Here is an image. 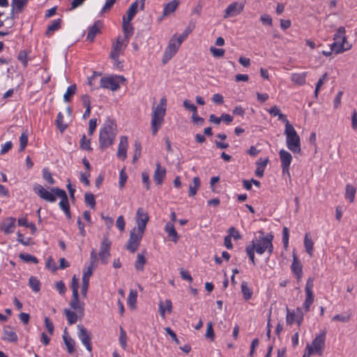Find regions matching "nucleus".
I'll return each mask as SVG.
<instances>
[{
	"label": "nucleus",
	"mask_w": 357,
	"mask_h": 357,
	"mask_svg": "<svg viewBox=\"0 0 357 357\" xmlns=\"http://www.w3.org/2000/svg\"><path fill=\"white\" fill-rule=\"evenodd\" d=\"M112 243L108 237L105 235L100 243V250L97 254L93 250L91 252V275H92L93 270L96 268L98 265V260L102 264H107L110 257V249Z\"/></svg>",
	"instance_id": "obj_1"
},
{
	"label": "nucleus",
	"mask_w": 357,
	"mask_h": 357,
	"mask_svg": "<svg viewBox=\"0 0 357 357\" xmlns=\"http://www.w3.org/2000/svg\"><path fill=\"white\" fill-rule=\"evenodd\" d=\"M117 134V126L114 121L107 120L99 135L100 148L105 150L114 144Z\"/></svg>",
	"instance_id": "obj_2"
},
{
	"label": "nucleus",
	"mask_w": 357,
	"mask_h": 357,
	"mask_svg": "<svg viewBox=\"0 0 357 357\" xmlns=\"http://www.w3.org/2000/svg\"><path fill=\"white\" fill-rule=\"evenodd\" d=\"M166 105L167 99L162 97L159 104L153 108V112L151 116V130L153 135H155L161 128L165 121V116L166 114Z\"/></svg>",
	"instance_id": "obj_3"
},
{
	"label": "nucleus",
	"mask_w": 357,
	"mask_h": 357,
	"mask_svg": "<svg viewBox=\"0 0 357 357\" xmlns=\"http://www.w3.org/2000/svg\"><path fill=\"white\" fill-rule=\"evenodd\" d=\"M166 105L167 99L162 97L159 104L153 108V112L151 116V130L153 135H155L161 128L165 121V116L166 114Z\"/></svg>",
	"instance_id": "obj_4"
},
{
	"label": "nucleus",
	"mask_w": 357,
	"mask_h": 357,
	"mask_svg": "<svg viewBox=\"0 0 357 357\" xmlns=\"http://www.w3.org/2000/svg\"><path fill=\"white\" fill-rule=\"evenodd\" d=\"M259 237L256 240H252V245H255V251L259 255L264 254L266 251L271 255L273 252V240L274 236L272 233L264 236L262 230L258 231Z\"/></svg>",
	"instance_id": "obj_5"
},
{
	"label": "nucleus",
	"mask_w": 357,
	"mask_h": 357,
	"mask_svg": "<svg viewBox=\"0 0 357 357\" xmlns=\"http://www.w3.org/2000/svg\"><path fill=\"white\" fill-rule=\"evenodd\" d=\"M284 135H286V143L287 148L293 153H299L301 149V139L294 126L287 122L285 124Z\"/></svg>",
	"instance_id": "obj_6"
},
{
	"label": "nucleus",
	"mask_w": 357,
	"mask_h": 357,
	"mask_svg": "<svg viewBox=\"0 0 357 357\" xmlns=\"http://www.w3.org/2000/svg\"><path fill=\"white\" fill-rule=\"evenodd\" d=\"M70 287L73 292L72 298L70 302V306L79 314L83 315L84 303L79 300L78 294V290L79 288V278H77L75 275L73 276Z\"/></svg>",
	"instance_id": "obj_7"
},
{
	"label": "nucleus",
	"mask_w": 357,
	"mask_h": 357,
	"mask_svg": "<svg viewBox=\"0 0 357 357\" xmlns=\"http://www.w3.org/2000/svg\"><path fill=\"white\" fill-rule=\"evenodd\" d=\"M144 231L134 227L131 231L126 245V249L132 253L135 252L139 247Z\"/></svg>",
	"instance_id": "obj_8"
},
{
	"label": "nucleus",
	"mask_w": 357,
	"mask_h": 357,
	"mask_svg": "<svg viewBox=\"0 0 357 357\" xmlns=\"http://www.w3.org/2000/svg\"><path fill=\"white\" fill-rule=\"evenodd\" d=\"M181 45L176 40V35H174L169 40L165 50L162 59L163 64L167 63L176 54Z\"/></svg>",
	"instance_id": "obj_9"
},
{
	"label": "nucleus",
	"mask_w": 357,
	"mask_h": 357,
	"mask_svg": "<svg viewBox=\"0 0 357 357\" xmlns=\"http://www.w3.org/2000/svg\"><path fill=\"white\" fill-rule=\"evenodd\" d=\"M127 43L128 42L126 41V43L123 44L121 37L119 36L116 43L112 45L110 57L115 61L117 67L121 66V63L119 61V57L120 54H123L127 46Z\"/></svg>",
	"instance_id": "obj_10"
},
{
	"label": "nucleus",
	"mask_w": 357,
	"mask_h": 357,
	"mask_svg": "<svg viewBox=\"0 0 357 357\" xmlns=\"http://www.w3.org/2000/svg\"><path fill=\"white\" fill-rule=\"evenodd\" d=\"M56 188H53L50 190V191L45 189L41 185H36L33 188L35 192L43 199L49 202L50 203H54L56 200V194L54 190Z\"/></svg>",
	"instance_id": "obj_11"
},
{
	"label": "nucleus",
	"mask_w": 357,
	"mask_h": 357,
	"mask_svg": "<svg viewBox=\"0 0 357 357\" xmlns=\"http://www.w3.org/2000/svg\"><path fill=\"white\" fill-rule=\"evenodd\" d=\"M54 191L57 197L61 198V200L59 203L60 208L63 211L67 218H71L70 204L66 192L65 190L60 188H56Z\"/></svg>",
	"instance_id": "obj_12"
},
{
	"label": "nucleus",
	"mask_w": 357,
	"mask_h": 357,
	"mask_svg": "<svg viewBox=\"0 0 357 357\" xmlns=\"http://www.w3.org/2000/svg\"><path fill=\"white\" fill-rule=\"evenodd\" d=\"M313 281L314 279L312 278H309L306 282L305 287L306 296L303 303V307L305 308L306 312H308L310 310V307L314 302V294L312 291Z\"/></svg>",
	"instance_id": "obj_13"
},
{
	"label": "nucleus",
	"mask_w": 357,
	"mask_h": 357,
	"mask_svg": "<svg viewBox=\"0 0 357 357\" xmlns=\"http://www.w3.org/2000/svg\"><path fill=\"white\" fill-rule=\"evenodd\" d=\"M279 155L282 164V174H287L290 178L289 167L292 160V156L289 152L284 149H281Z\"/></svg>",
	"instance_id": "obj_14"
},
{
	"label": "nucleus",
	"mask_w": 357,
	"mask_h": 357,
	"mask_svg": "<svg viewBox=\"0 0 357 357\" xmlns=\"http://www.w3.org/2000/svg\"><path fill=\"white\" fill-rule=\"evenodd\" d=\"M326 334V331H323L313 340L312 346H310L313 349V353H317L319 356L322 355L325 345Z\"/></svg>",
	"instance_id": "obj_15"
},
{
	"label": "nucleus",
	"mask_w": 357,
	"mask_h": 357,
	"mask_svg": "<svg viewBox=\"0 0 357 357\" xmlns=\"http://www.w3.org/2000/svg\"><path fill=\"white\" fill-rule=\"evenodd\" d=\"M136 223L137 227L136 229L145 231L146 225L149 220V216L148 213L142 208H139L136 213Z\"/></svg>",
	"instance_id": "obj_16"
},
{
	"label": "nucleus",
	"mask_w": 357,
	"mask_h": 357,
	"mask_svg": "<svg viewBox=\"0 0 357 357\" xmlns=\"http://www.w3.org/2000/svg\"><path fill=\"white\" fill-rule=\"evenodd\" d=\"M16 219L13 217H7L0 222V231L4 234H10L14 232L16 225Z\"/></svg>",
	"instance_id": "obj_17"
},
{
	"label": "nucleus",
	"mask_w": 357,
	"mask_h": 357,
	"mask_svg": "<svg viewBox=\"0 0 357 357\" xmlns=\"http://www.w3.org/2000/svg\"><path fill=\"white\" fill-rule=\"evenodd\" d=\"M244 8V4L238 1L231 3L225 10L224 18L236 16L240 14Z\"/></svg>",
	"instance_id": "obj_18"
},
{
	"label": "nucleus",
	"mask_w": 357,
	"mask_h": 357,
	"mask_svg": "<svg viewBox=\"0 0 357 357\" xmlns=\"http://www.w3.org/2000/svg\"><path fill=\"white\" fill-rule=\"evenodd\" d=\"M352 45L350 43H347V46L346 47H343L342 44H339V42H333L331 45V48L329 51H323L322 54L323 55L326 56H329L332 54V52H335L337 54H340L344 52V51L349 50L351 48Z\"/></svg>",
	"instance_id": "obj_19"
},
{
	"label": "nucleus",
	"mask_w": 357,
	"mask_h": 357,
	"mask_svg": "<svg viewBox=\"0 0 357 357\" xmlns=\"http://www.w3.org/2000/svg\"><path fill=\"white\" fill-rule=\"evenodd\" d=\"M100 84L101 87L110 89L113 91L118 90L120 87L118 81L112 76L102 77Z\"/></svg>",
	"instance_id": "obj_20"
},
{
	"label": "nucleus",
	"mask_w": 357,
	"mask_h": 357,
	"mask_svg": "<svg viewBox=\"0 0 357 357\" xmlns=\"http://www.w3.org/2000/svg\"><path fill=\"white\" fill-rule=\"evenodd\" d=\"M291 269L294 274H295L297 280L299 282L303 275V266L295 252H293V261L291 265Z\"/></svg>",
	"instance_id": "obj_21"
},
{
	"label": "nucleus",
	"mask_w": 357,
	"mask_h": 357,
	"mask_svg": "<svg viewBox=\"0 0 357 357\" xmlns=\"http://www.w3.org/2000/svg\"><path fill=\"white\" fill-rule=\"evenodd\" d=\"M345 33V28L344 26H340L333 36V40L335 42L338 41L339 44H342L343 47H346V46H347V43H349Z\"/></svg>",
	"instance_id": "obj_22"
},
{
	"label": "nucleus",
	"mask_w": 357,
	"mask_h": 357,
	"mask_svg": "<svg viewBox=\"0 0 357 357\" xmlns=\"http://www.w3.org/2000/svg\"><path fill=\"white\" fill-rule=\"evenodd\" d=\"M3 340L5 341H8L10 342H17L18 340V337L16 333L13 331V329L9 326H6L3 327Z\"/></svg>",
	"instance_id": "obj_23"
},
{
	"label": "nucleus",
	"mask_w": 357,
	"mask_h": 357,
	"mask_svg": "<svg viewBox=\"0 0 357 357\" xmlns=\"http://www.w3.org/2000/svg\"><path fill=\"white\" fill-rule=\"evenodd\" d=\"M77 335L82 340L86 349L89 351V335L87 330L82 325H77Z\"/></svg>",
	"instance_id": "obj_24"
},
{
	"label": "nucleus",
	"mask_w": 357,
	"mask_h": 357,
	"mask_svg": "<svg viewBox=\"0 0 357 357\" xmlns=\"http://www.w3.org/2000/svg\"><path fill=\"white\" fill-rule=\"evenodd\" d=\"M166 176V169L165 168L162 169L160 164L158 162L156 164V169L153 175V180L157 185H161L163 182L164 178Z\"/></svg>",
	"instance_id": "obj_25"
},
{
	"label": "nucleus",
	"mask_w": 357,
	"mask_h": 357,
	"mask_svg": "<svg viewBox=\"0 0 357 357\" xmlns=\"http://www.w3.org/2000/svg\"><path fill=\"white\" fill-rule=\"evenodd\" d=\"M128 148V137L126 136H121L119 144L117 156L119 158L124 160L126 158V151Z\"/></svg>",
	"instance_id": "obj_26"
},
{
	"label": "nucleus",
	"mask_w": 357,
	"mask_h": 357,
	"mask_svg": "<svg viewBox=\"0 0 357 357\" xmlns=\"http://www.w3.org/2000/svg\"><path fill=\"white\" fill-rule=\"evenodd\" d=\"M103 26L104 24L101 20L96 21L91 26V43L94 40V38L97 35L102 33L101 31Z\"/></svg>",
	"instance_id": "obj_27"
},
{
	"label": "nucleus",
	"mask_w": 357,
	"mask_h": 357,
	"mask_svg": "<svg viewBox=\"0 0 357 357\" xmlns=\"http://www.w3.org/2000/svg\"><path fill=\"white\" fill-rule=\"evenodd\" d=\"M165 230L173 242L176 243L178 241L179 236L176 231L172 222H167L165 225Z\"/></svg>",
	"instance_id": "obj_28"
},
{
	"label": "nucleus",
	"mask_w": 357,
	"mask_h": 357,
	"mask_svg": "<svg viewBox=\"0 0 357 357\" xmlns=\"http://www.w3.org/2000/svg\"><path fill=\"white\" fill-rule=\"evenodd\" d=\"M307 73H294L291 74V80L295 84L302 86L305 84Z\"/></svg>",
	"instance_id": "obj_29"
},
{
	"label": "nucleus",
	"mask_w": 357,
	"mask_h": 357,
	"mask_svg": "<svg viewBox=\"0 0 357 357\" xmlns=\"http://www.w3.org/2000/svg\"><path fill=\"white\" fill-rule=\"evenodd\" d=\"M123 31L126 41H128L130 37L133 33V27L130 24V21L126 20V16L123 17Z\"/></svg>",
	"instance_id": "obj_30"
},
{
	"label": "nucleus",
	"mask_w": 357,
	"mask_h": 357,
	"mask_svg": "<svg viewBox=\"0 0 357 357\" xmlns=\"http://www.w3.org/2000/svg\"><path fill=\"white\" fill-rule=\"evenodd\" d=\"M63 339L66 347L67 351L70 354H72L75 351V341L68 335L66 331H64L63 335Z\"/></svg>",
	"instance_id": "obj_31"
},
{
	"label": "nucleus",
	"mask_w": 357,
	"mask_h": 357,
	"mask_svg": "<svg viewBox=\"0 0 357 357\" xmlns=\"http://www.w3.org/2000/svg\"><path fill=\"white\" fill-rule=\"evenodd\" d=\"M89 282V266L86 267L84 271L83 278H82V294L86 297L88 291V285Z\"/></svg>",
	"instance_id": "obj_32"
},
{
	"label": "nucleus",
	"mask_w": 357,
	"mask_h": 357,
	"mask_svg": "<svg viewBox=\"0 0 357 357\" xmlns=\"http://www.w3.org/2000/svg\"><path fill=\"white\" fill-rule=\"evenodd\" d=\"M61 19H56L51 22L47 26L46 30V36H51L56 31L59 30L61 27Z\"/></svg>",
	"instance_id": "obj_33"
},
{
	"label": "nucleus",
	"mask_w": 357,
	"mask_h": 357,
	"mask_svg": "<svg viewBox=\"0 0 357 357\" xmlns=\"http://www.w3.org/2000/svg\"><path fill=\"white\" fill-rule=\"evenodd\" d=\"M268 112L271 116H278V119L283 121L284 123H285V124H287V122H289L287 119V116L285 114H283L282 113H281L280 109L276 105L271 107L268 110Z\"/></svg>",
	"instance_id": "obj_34"
},
{
	"label": "nucleus",
	"mask_w": 357,
	"mask_h": 357,
	"mask_svg": "<svg viewBox=\"0 0 357 357\" xmlns=\"http://www.w3.org/2000/svg\"><path fill=\"white\" fill-rule=\"evenodd\" d=\"M64 314L66 315V319L69 325L74 324L77 322L78 317L82 316L77 312H73L69 309L64 310Z\"/></svg>",
	"instance_id": "obj_35"
},
{
	"label": "nucleus",
	"mask_w": 357,
	"mask_h": 357,
	"mask_svg": "<svg viewBox=\"0 0 357 357\" xmlns=\"http://www.w3.org/2000/svg\"><path fill=\"white\" fill-rule=\"evenodd\" d=\"M179 2L176 0H174L165 4L163 10V16H167L170 13L174 12Z\"/></svg>",
	"instance_id": "obj_36"
},
{
	"label": "nucleus",
	"mask_w": 357,
	"mask_h": 357,
	"mask_svg": "<svg viewBox=\"0 0 357 357\" xmlns=\"http://www.w3.org/2000/svg\"><path fill=\"white\" fill-rule=\"evenodd\" d=\"M241 292L245 301H249L253 294L252 290L248 287L246 281H243L241 285Z\"/></svg>",
	"instance_id": "obj_37"
},
{
	"label": "nucleus",
	"mask_w": 357,
	"mask_h": 357,
	"mask_svg": "<svg viewBox=\"0 0 357 357\" xmlns=\"http://www.w3.org/2000/svg\"><path fill=\"white\" fill-rule=\"evenodd\" d=\"M201 185L200 179L198 176H195L192 179V184H190L189 186V192L188 195L190 197H193L197 194L198 189L199 188Z\"/></svg>",
	"instance_id": "obj_38"
},
{
	"label": "nucleus",
	"mask_w": 357,
	"mask_h": 357,
	"mask_svg": "<svg viewBox=\"0 0 357 357\" xmlns=\"http://www.w3.org/2000/svg\"><path fill=\"white\" fill-rule=\"evenodd\" d=\"M29 1V0H12L11 6L13 10H15L17 13H21Z\"/></svg>",
	"instance_id": "obj_39"
},
{
	"label": "nucleus",
	"mask_w": 357,
	"mask_h": 357,
	"mask_svg": "<svg viewBox=\"0 0 357 357\" xmlns=\"http://www.w3.org/2000/svg\"><path fill=\"white\" fill-rule=\"evenodd\" d=\"M77 91L76 84H72L67 88L66 93L63 95V100L66 102H70L72 97L75 94Z\"/></svg>",
	"instance_id": "obj_40"
},
{
	"label": "nucleus",
	"mask_w": 357,
	"mask_h": 357,
	"mask_svg": "<svg viewBox=\"0 0 357 357\" xmlns=\"http://www.w3.org/2000/svg\"><path fill=\"white\" fill-rule=\"evenodd\" d=\"M345 197L349 199L351 203L354 202L355 195L356 192V189L353 185L350 184H347L345 188Z\"/></svg>",
	"instance_id": "obj_41"
},
{
	"label": "nucleus",
	"mask_w": 357,
	"mask_h": 357,
	"mask_svg": "<svg viewBox=\"0 0 357 357\" xmlns=\"http://www.w3.org/2000/svg\"><path fill=\"white\" fill-rule=\"evenodd\" d=\"M137 7H138L137 1H135L130 5L128 10H127V16L126 17V20H127V22L131 21L132 20V18L137 13Z\"/></svg>",
	"instance_id": "obj_42"
},
{
	"label": "nucleus",
	"mask_w": 357,
	"mask_h": 357,
	"mask_svg": "<svg viewBox=\"0 0 357 357\" xmlns=\"http://www.w3.org/2000/svg\"><path fill=\"white\" fill-rule=\"evenodd\" d=\"M29 140V134L27 130L22 132L20 137V147L19 151H23L27 146Z\"/></svg>",
	"instance_id": "obj_43"
},
{
	"label": "nucleus",
	"mask_w": 357,
	"mask_h": 357,
	"mask_svg": "<svg viewBox=\"0 0 357 357\" xmlns=\"http://www.w3.org/2000/svg\"><path fill=\"white\" fill-rule=\"evenodd\" d=\"M195 27V24L190 22L188 27L185 29L183 33L180 35L176 40L178 41L179 44H181L183 40L188 37V36L192 31V30Z\"/></svg>",
	"instance_id": "obj_44"
},
{
	"label": "nucleus",
	"mask_w": 357,
	"mask_h": 357,
	"mask_svg": "<svg viewBox=\"0 0 357 357\" xmlns=\"http://www.w3.org/2000/svg\"><path fill=\"white\" fill-rule=\"evenodd\" d=\"M309 234L308 233L305 234V239H304V246L305 248V251L307 252V254L312 257V252H313V245L314 243L312 241V239L309 238Z\"/></svg>",
	"instance_id": "obj_45"
},
{
	"label": "nucleus",
	"mask_w": 357,
	"mask_h": 357,
	"mask_svg": "<svg viewBox=\"0 0 357 357\" xmlns=\"http://www.w3.org/2000/svg\"><path fill=\"white\" fill-rule=\"evenodd\" d=\"M137 292L136 290L131 289L129 293V296L127 300L128 305L135 309L137 303Z\"/></svg>",
	"instance_id": "obj_46"
},
{
	"label": "nucleus",
	"mask_w": 357,
	"mask_h": 357,
	"mask_svg": "<svg viewBox=\"0 0 357 357\" xmlns=\"http://www.w3.org/2000/svg\"><path fill=\"white\" fill-rule=\"evenodd\" d=\"M29 285L35 293L40 290V282L37 278L31 276L29 280Z\"/></svg>",
	"instance_id": "obj_47"
},
{
	"label": "nucleus",
	"mask_w": 357,
	"mask_h": 357,
	"mask_svg": "<svg viewBox=\"0 0 357 357\" xmlns=\"http://www.w3.org/2000/svg\"><path fill=\"white\" fill-rule=\"evenodd\" d=\"M146 261L144 256L142 254H137V260L135 263V267L137 271H143L144 266Z\"/></svg>",
	"instance_id": "obj_48"
},
{
	"label": "nucleus",
	"mask_w": 357,
	"mask_h": 357,
	"mask_svg": "<svg viewBox=\"0 0 357 357\" xmlns=\"http://www.w3.org/2000/svg\"><path fill=\"white\" fill-rule=\"evenodd\" d=\"M56 125L61 132H63L67 128V125L63 123V115L59 112L56 119Z\"/></svg>",
	"instance_id": "obj_49"
},
{
	"label": "nucleus",
	"mask_w": 357,
	"mask_h": 357,
	"mask_svg": "<svg viewBox=\"0 0 357 357\" xmlns=\"http://www.w3.org/2000/svg\"><path fill=\"white\" fill-rule=\"evenodd\" d=\"M19 257L22 261H24V262H26V263L31 262V263H33L35 264L38 263V259L35 256H33V255H31L30 254L20 253L19 255Z\"/></svg>",
	"instance_id": "obj_50"
},
{
	"label": "nucleus",
	"mask_w": 357,
	"mask_h": 357,
	"mask_svg": "<svg viewBox=\"0 0 357 357\" xmlns=\"http://www.w3.org/2000/svg\"><path fill=\"white\" fill-rule=\"evenodd\" d=\"M351 318V314L350 313H346L344 314H336L333 317L332 321H337L342 323H347L349 321Z\"/></svg>",
	"instance_id": "obj_51"
},
{
	"label": "nucleus",
	"mask_w": 357,
	"mask_h": 357,
	"mask_svg": "<svg viewBox=\"0 0 357 357\" xmlns=\"http://www.w3.org/2000/svg\"><path fill=\"white\" fill-rule=\"evenodd\" d=\"M254 248H255V245H252L250 244L246 247L245 250L250 260L251 261L252 264L255 266L256 264L255 252L256 251Z\"/></svg>",
	"instance_id": "obj_52"
},
{
	"label": "nucleus",
	"mask_w": 357,
	"mask_h": 357,
	"mask_svg": "<svg viewBox=\"0 0 357 357\" xmlns=\"http://www.w3.org/2000/svg\"><path fill=\"white\" fill-rule=\"evenodd\" d=\"M17 59L22 63L24 68L28 66V54L25 50H21L19 52Z\"/></svg>",
	"instance_id": "obj_53"
},
{
	"label": "nucleus",
	"mask_w": 357,
	"mask_h": 357,
	"mask_svg": "<svg viewBox=\"0 0 357 357\" xmlns=\"http://www.w3.org/2000/svg\"><path fill=\"white\" fill-rule=\"evenodd\" d=\"M289 229L287 227H284L282 229V243L284 245V248L287 250L289 246Z\"/></svg>",
	"instance_id": "obj_54"
},
{
	"label": "nucleus",
	"mask_w": 357,
	"mask_h": 357,
	"mask_svg": "<svg viewBox=\"0 0 357 357\" xmlns=\"http://www.w3.org/2000/svg\"><path fill=\"white\" fill-rule=\"evenodd\" d=\"M205 337L206 338L210 339L211 341H213L215 339V333L213 328L212 322H208L207 324L206 332L205 334Z\"/></svg>",
	"instance_id": "obj_55"
},
{
	"label": "nucleus",
	"mask_w": 357,
	"mask_h": 357,
	"mask_svg": "<svg viewBox=\"0 0 357 357\" xmlns=\"http://www.w3.org/2000/svg\"><path fill=\"white\" fill-rule=\"evenodd\" d=\"M328 77V74L327 73H325L321 77H320L318 80V82H317V84H316V87H315V90H314V96L317 97L318 93H319V91L321 89V87L322 86V85L324 84V81L326 80V79Z\"/></svg>",
	"instance_id": "obj_56"
},
{
	"label": "nucleus",
	"mask_w": 357,
	"mask_h": 357,
	"mask_svg": "<svg viewBox=\"0 0 357 357\" xmlns=\"http://www.w3.org/2000/svg\"><path fill=\"white\" fill-rule=\"evenodd\" d=\"M126 339V333L125 332L122 327H120L119 343L123 349H126L127 347Z\"/></svg>",
	"instance_id": "obj_57"
},
{
	"label": "nucleus",
	"mask_w": 357,
	"mask_h": 357,
	"mask_svg": "<svg viewBox=\"0 0 357 357\" xmlns=\"http://www.w3.org/2000/svg\"><path fill=\"white\" fill-rule=\"evenodd\" d=\"M260 21L264 25H268L269 26H273V19L271 15L268 14H264L260 16Z\"/></svg>",
	"instance_id": "obj_58"
},
{
	"label": "nucleus",
	"mask_w": 357,
	"mask_h": 357,
	"mask_svg": "<svg viewBox=\"0 0 357 357\" xmlns=\"http://www.w3.org/2000/svg\"><path fill=\"white\" fill-rule=\"evenodd\" d=\"M183 105L186 109L192 112V114L197 113V107L194 104L191 103L190 100L185 99L183 102Z\"/></svg>",
	"instance_id": "obj_59"
},
{
	"label": "nucleus",
	"mask_w": 357,
	"mask_h": 357,
	"mask_svg": "<svg viewBox=\"0 0 357 357\" xmlns=\"http://www.w3.org/2000/svg\"><path fill=\"white\" fill-rule=\"evenodd\" d=\"M45 326L47 332L50 333V335H53L54 326L53 322L48 318H45Z\"/></svg>",
	"instance_id": "obj_60"
},
{
	"label": "nucleus",
	"mask_w": 357,
	"mask_h": 357,
	"mask_svg": "<svg viewBox=\"0 0 357 357\" xmlns=\"http://www.w3.org/2000/svg\"><path fill=\"white\" fill-rule=\"evenodd\" d=\"M210 52L214 57H222L225 52L224 49H218L213 46L210 47Z\"/></svg>",
	"instance_id": "obj_61"
},
{
	"label": "nucleus",
	"mask_w": 357,
	"mask_h": 357,
	"mask_svg": "<svg viewBox=\"0 0 357 357\" xmlns=\"http://www.w3.org/2000/svg\"><path fill=\"white\" fill-rule=\"evenodd\" d=\"M45 266L46 268L51 270L52 272H55L58 269L57 266H56L55 261L51 257L47 259Z\"/></svg>",
	"instance_id": "obj_62"
},
{
	"label": "nucleus",
	"mask_w": 357,
	"mask_h": 357,
	"mask_svg": "<svg viewBox=\"0 0 357 357\" xmlns=\"http://www.w3.org/2000/svg\"><path fill=\"white\" fill-rule=\"evenodd\" d=\"M55 288L61 295H63L66 292V287L65 283L62 281H58L55 284Z\"/></svg>",
	"instance_id": "obj_63"
},
{
	"label": "nucleus",
	"mask_w": 357,
	"mask_h": 357,
	"mask_svg": "<svg viewBox=\"0 0 357 357\" xmlns=\"http://www.w3.org/2000/svg\"><path fill=\"white\" fill-rule=\"evenodd\" d=\"M79 180L80 183H83L84 185L87 186L89 185V174L87 172H79Z\"/></svg>",
	"instance_id": "obj_64"
}]
</instances>
